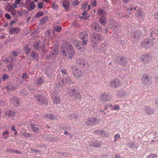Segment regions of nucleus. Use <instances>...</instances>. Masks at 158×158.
Instances as JSON below:
<instances>
[{
  "label": "nucleus",
  "mask_w": 158,
  "mask_h": 158,
  "mask_svg": "<svg viewBox=\"0 0 158 158\" xmlns=\"http://www.w3.org/2000/svg\"><path fill=\"white\" fill-rule=\"evenodd\" d=\"M60 52L64 56L68 55L70 59L73 58L75 54V51L72 46L68 42H64L61 47Z\"/></svg>",
  "instance_id": "f257e3e1"
},
{
  "label": "nucleus",
  "mask_w": 158,
  "mask_h": 158,
  "mask_svg": "<svg viewBox=\"0 0 158 158\" xmlns=\"http://www.w3.org/2000/svg\"><path fill=\"white\" fill-rule=\"evenodd\" d=\"M103 39V36L97 33H94L91 38V41L93 44H97L101 41Z\"/></svg>",
  "instance_id": "f03ea898"
},
{
  "label": "nucleus",
  "mask_w": 158,
  "mask_h": 158,
  "mask_svg": "<svg viewBox=\"0 0 158 158\" xmlns=\"http://www.w3.org/2000/svg\"><path fill=\"white\" fill-rule=\"evenodd\" d=\"M40 41L39 40L34 42L33 43V47L34 49L37 50H42L43 52H45L48 51V48H45L44 45H43L42 46L40 45Z\"/></svg>",
  "instance_id": "7ed1b4c3"
},
{
  "label": "nucleus",
  "mask_w": 158,
  "mask_h": 158,
  "mask_svg": "<svg viewBox=\"0 0 158 158\" xmlns=\"http://www.w3.org/2000/svg\"><path fill=\"white\" fill-rule=\"evenodd\" d=\"M72 72L73 76L77 78H80L82 76L81 71L78 69L77 67L74 66L72 68Z\"/></svg>",
  "instance_id": "20e7f679"
},
{
  "label": "nucleus",
  "mask_w": 158,
  "mask_h": 158,
  "mask_svg": "<svg viewBox=\"0 0 158 158\" xmlns=\"http://www.w3.org/2000/svg\"><path fill=\"white\" fill-rule=\"evenodd\" d=\"M79 37L80 39L83 40L82 44L86 45L89 40V37L87 32L86 31L81 32L79 34Z\"/></svg>",
  "instance_id": "39448f33"
},
{
  "label": "nucleus",
  "mask_w": 158,
  "mask_h": 158,
  "mask_svg": "<svg viewBox=\"0 0 158 158\" xmlns=\"http://www.w3.org/2000/svg\"><path fill=\"white\" fill-rule=\"evenodd\" d=\"M111 98V96L110 94L106 93L102 94L100 96V100L102 102L109 101Z\"/></svg>",
  "instance_id": "423d86ee"
},
{
  "label": "nucleus",
  "mask_w": 158,
  "mask_h": 158,
  "mask_svg": "<svg viewBox=\"0 0 158 158\" xmlns=\"http://www.w3.org/2000/svg\"><path fill=\"white\" fill-rule=\"evenodd\" d=\"M121 85V82L117 78L112 80L110 82V87L114 88L119 87Z\"/></svg>",
  "instance_id": "0eeeda50"
},
{
  "label": "nucleus",
  "mask_w": 158,
  "mask_h": 158,
  "mask_svg": "<svg viewBox=\"0 0 158 158\" xmlns=\"http://www.w3.org/2000/svg\"><path fill=\"white\" fill-rule=\"evenodd\" d=\"M141 33L139 31L132 33L131 38V41L133 43L137 41L138 38L141 35Z\"/></svg>",
  "instance_id": "6e6552de"
},
{
  "label": "nucleus",
  "mask_w": 158,
  "mask_h": 158,
  "mask_svg": "<svg viewBox=\"0 0 158 158\" xmlns=\"http://www.w3.org/2000/svg\"><path fill=\"white\" fill-rule=\"evenodd\" d=\"M70 96L71 97L74 96V98L77 99H81V95L77 90L73 89L70 92Z\"/></svg>",
  "instance_id": "1a4fd4ad"
},
{
  "label": "nucleus",
  "mask_w": 158,
  "mask_h": 158,
  "mask_svg": "<svg viewBox=\"0 0 158 158\" xmlns=\"http://www.w3.org/2000/svg\"><path fill=\"white\" fill-rule=\"evenodd\" d=\"M150 77L148 74H145L142 76V81L145 85H148L150 83Z\"/></svg>",
  "instance_id": "9d476101"
},
{
  "label": "nucleus",
  "mask_w": 158,
  "mask_h": 158,
  "mask_svg": "<svg viewBox=\"0 0 158 158\" xmlns=\"http://www.w3.org/2000/svg\"><path fill=\"white\" fill-rule=\"evenodd\" d=\"M153 43L151 40L148 39L144 40L142 44V45L143 46H144L145 47L148 48L152 46Z\"/></svg>",
  "instance_id": "9b49d317"
},
{
  "label": "nucleus",
  "mask_w": 158,
  "mask_h": 158,
  "mask_svg": "<svg viewBox=\"0 0 158 158\" xmlns=\"http://www.w3.org/2000/svg\"><path fill=\"white\" fill-rule=\"evenodd\" d=\"M21 31V29L19 27H15L10 28L9 30V31L10 34L13 35L18 34Z\"/></svg>",
  "instance_id": "f8f14e48"
},
{
  "label": "nucleus",
  "mask_w": 158,
  "mask_h": 158,
  "mask_svg": "<svg viewBox=\"0 0 158 158\" xmlns=\"http://www.w3.org/2000/svg\"><path fill=\"white\" fill-rule=\"evenodd\" d=\"M36 99L38 100L41 103L46 105L48 104V102L47 99L43 96L41 95H39L37 97H35Z\"/></svg>",
  "instance_id": "ddd939ff"
},
{
  "label": "nucleus",
  "mask_w": 158,
  "mask_h": 158,
  "mask_svg": "<svg viewBox=\"0 0 158 158\" xmlns=\"http://www.w3.org/2000/svg\"><path fill=\"white\" fill-rule=\"evenodd\" d=\"M96 123V119L95 117L89 118L85 122V124L87 125H93Z\"/></svg>",
  "instance_id": "4468645a"
},
{
  "label": "nucleus",
  "mask_w": 158,
  "mask_h": 158,
  "mask_svg": "<svg viewBox=\"0 0 158 158\" xmlns=\"http://www.w3.org/2000/svg\"><path fill=\"white\" fill-rule=\"evenodd\" d=\"M70 80V79H67L64 78L60 80L58 83V85H57L58 87H62L64 85L67 84Z\"/></svg>",
  "instance_id": "2eb2a0df"
},
{
  "label": "nucleus",
  "mask_w": 158,
  "mask_h": 158,
  "mask_svg": "<svg viewBox=\"0 0 158 158\" xmlns=\"http://www.w3.org/2000/svg\"><path fill=\"white\" fill-rule=\"evenodd\" d=\"M108 27H110L113 30H116L117 26L116 24V23L112 20H110L107 23Z\"/></svg>",
  "instance_id": "dca6fc26"
},
{
  "label": "nucleus",
  "mask_w": 158,
  "mask_h": 158,
  "mask_svg": "<svg viewBox=\"0 0 158 158\" xmlns=\"http://www.w3.org/2000/svg\"><path fill=\"white\" fill-rule=\"evenodd\" d=\"M95 133L97 135L102 136L103 137H107L108 135V132H105L104 131H101L100 130L95 131Z\"/></svg>",
  "instance_id": "f3484780"
},
{
  "label": "nucleus",
  "mask_w": 158,
  "mask_h": 158,
  "mask_svg": "<svg viewBox=\"0 0 158 158\" xmlns=\"http://www.w3.org/2000/svg\"><path fill=\"white\" fill-rule=\"evenodd\" d=\"M92 28L95 31H99L101 29V26L98 23H95L92 26Z\"/></svg>",
  "instance_id": "a211bd4d"
},
{
  "label": "nucleus",
  "mask_w": 158,
  "mask_h": 158,
  "mask_svg": "<svg viewBox=\"0 0 158 158\" xmlns=\"http://www.w3.org/2000/svg\"><path fill=\"white\" fill-rule=\"evenodd\" d=\"M72 42L73 44L76 47V48L78 50H85L84 47H79V41H77L76 40H75L74 41L72 40Z\"/></svg>",
  "instance_id": "6ab92c4d"
},
{
  "label": "nucleus",
  "mask_w": 158,
  "mask_h": 158,
  "mask_svg": "<svg viewBox=\"0 0 158 158\" xmlns=\"http://www.w3.org/2000/svg\"><path fill=\"white\" fill-rule=\"evenodd\" d=\"M10 102L12 104H13L15 106H17L19 104V100L16 98H14L11 99Z\"/></svg>",
  "instance_id": "aec40b11"
},
{
  "label": "nucleus",
  "mask_w": 158,
  "mask_h": 158,
  "mask_svg": "<svg viewBox=\"0 0 158 158\" xmlns=\"http://www.w3.org/2000/svg\"><path fill=\"white\" fill-rule=\"evenodd\" d=\"M52 99L53 102L56 104H59L60 101V98L59 96H54L52 97Z\"/></svg>",
  "instance_id": "412c9836"
},
{
  "label": "nucleus",
  "mask_w": 158,
  "mask_h": 158,
  "mask_svg": "<svg viewBox=\"0 0 158 158\" xmlns=\"http://www.w3.org/2000/svg\"><path fill=\"white\" fill-rule=\"evenodd\" d=\"M35 7V5L33 1H31L30 4L26 6V8L29 10H33Z\"/></svg>",
  "instance_id": "4be33fe9"
},
{
  "label": "nucleus",
  "mask_w": 158,
  "mask_h": 158,
  "mask_svg": "<svg viewBox=\"0 0 158 158\" xmlns=\"http://www.w3.org/2000/svg\"><path fill=\"white\" fill-rule=\"evenodd\" d=\"M15 60V58L12 56H10L6 58L3 60V62L4 63H6L8 62H13V61H14Z\"/></svg>",
  "instance_id": "5701e85b"
},
{
  "label": "nucleus",
  "mask_w": 158,
  "mask_h": 158,
  "mask_svg": "<svg viewBox=\"0 0 158 158\" xmlns=\"http://www.w3.org/2000/svg\"><path fill=\"white\" fill-rule=\"evenodd\" d=\"M58 53V49H55L51 51L50 54V57L53 58L57 56Z\"/></svg>",
  "instance_id": "b1692460"
},
{
  "label": "nucleus",
  "mask_w": 158,
  "mask_h": 158,
  "mask_svg": "<svg viewBox=\"0 0 158 158\" xmlns=\"http://www.w3.org/2000/svg\"><path fill=\"white\" fill-rule=\"evenodd\" d=\"M77 64H78L79 65H82L83 66H84L85 64V63L84 61V59L81 58H78L77 59Z\"/></svg>",
  "instance_id": "393cba45"
},
{
  "label": "nucleus",
  "mask_w": 158,
  "mask_h": 158,
  "mask_svg": "<svg viewBox=\"0 0 158 158\" xmlns=\"http://www.w3.org/2000/svg\"><path fill=\"white\" fill-rule=\"evenodd\" d=\"M63 6L66 10H69V2L66 0H64L63 2Z\"/></svg>",
  "instance_id": "a878e982"
},
{
  "label": "nucleus",
  "mask_w": 158,
  "mask_h": 158,
  "mask_svg": "<svg viewBox=\"0 0 158 158\" xmlns=\"http://www.w3.org/2000/svg\"><path fill=\"white\" fill-rule=\"evenodd\" d=\"M145 111L146 113L148 114H153L155 112L154 110L150 109L149 107H147V109Z\"/></svg>",
  "instance_id": "bb28decb"
},
{
  "label": "nucleus",
  "mask_w": 158,
  "mask_h": 158,
  "mask_svg": "<svg viewBox=\"0 0 158 158\" xmlns=\"http://www.w3.org/2000/svg\"><path fill=\"white\" fill-rule=\"evenodd\" d=\"M99 22L101 25L103 26H105L106 24V19L103 17H101L99 18Z\"/></svg>",
  "instance_id": "cd10ccee"
},
{
  "label": "nucleus",
  "mask_w": 158,
  "mask_h": 158,
  "mask_svg": "<svg viewBox=\"0 0 158 158\" xmlns=\"http://www.w3.org/2000/svg\"><path fill=\"white\" fill-rule=\"evenodd\" d=\"M98 13L100 16H103L106 14L104 10L102 9H99L97 10Z\"/></svg>",
  "instance_id": "c85d7f7f"
},
{
  "label": "nucleus",
  "mask_w": 158,
  "mask_h": 158,
  "mask_svg": "<svg viewBox=\"0 0 158 158\" xmlns=\"http://www.w3.org/2000/svg\"><path fill=\"white\" fill-rule=\"evenodd\" d=\"M44 13L43 11H38L37 12L35 15V17L38 18L44 15Z\"/></svg>",
  "instance_id": "c756f323"
},
{
  "label": "nucleus",
  "mask_w": 158,
  "mask_h": 158,
  "mask_svg": "<svg viewBox=\"0 0 158 158\" xmlns=\"http://www.w3.org/2000/svg\"><path fill=\"white\" fill-rule=\"evenodd\" d=\"M31 127L33 131L35 133H36L38 131L39 129L38 128V126L35 124H31Z\"/></svg>",
  "instance_id": "7c9ffc66"
},
{
  "label": "nucleus",
  "mask_w": 158,
  "mask_h": 158,
  "mask_svg": "<svg viewBox=\"0 0 158 158\" xmlns=\"http://www.w3.org/2000/svg\"><path fill=\"white\" fill-rule=\"evenodd\" d=\"M82 15L83 16L81 17V19H85L86 20L88 19L89 16V15L86 14V11H84V12L82 14Z\"/></svg>",
  "instance_id": "2f4dec72"
},
{
  "label": "nucleus",
  "mask_w": 158,
  "mask_h": 158,
  "mask_svg": "<svg viewBox=\"0 0 158 158\" xmlns=\"http://www.w3.org/2000/svg\"><path fill=\"white\" fill-rule=\"evenodd\" d=\"M31 56L33 60L37 59L38 56V54L34 51L31 52Z\"/></svg>",
  "instance_id": "473e14b6"
},
{
  "label": "nucleus",
  "mask_w": 158,
  "mask_h": 158,
  "mask_svg": "<svg viewBox=\"0 0 158 158\" xmlns=\"http://www.w3.org/2000/svg\"><path fill=\"white\" fill-rule=\"evenodd\" d=\"M138 15L140 18H144V12L141 10H139L138 11Z\"/></svg>",
  "instance_id": "72a5a7b5"
},
{
  "label": "nucleus",
  "mask_w": 158,
  "mask_h": 158,
  "mask_svg": "<svg viewBox=\"0 0 158 158\" xmlns=\"http://www.w3.org/2000/svg\"><path fill=\"white\" fill-rule=\"evenodd\" d=\"M7 11L8 12L13 11L15 10V8L10 5H9L7 6Z\"/></svg>",
  "instance_id": "f704fd0d"
},
{
  "label": "nucleus",
  "mask_w": 158,
  "mask_h": 158,
  "mask_svg": "<svg viewBox=\"0 0 158 158\" xmlns=\"http://www.w3.org/2000/svg\"><path fill=\"white\" fill-rule=\"evenodd\" d=\"M24 49L25 51V52L27 54H29L30 52V49L28 48V45H26L24 48Z\"/></svg>",
  "instance_id": "c9c22d12"
},
{
  "label": "nucleus",
  "mask_w": 158,
  "mask_h": 158,
  "mask_svg": "<svg viewBox=\"0 0 158 158\" xmlns=\"http://www.w3.org/2000/svg\"><path fill=\"white\" fill-rule=\"evenodd\" d=\"M15 114V112L13 111H7L6 112V115L8 116V117L11 116V114Z\"/></svg>",
  "instance_id": "e433bc0d"
},
{
  "label": "nucleus",
  "mask_w": 158,
  "mask_h": 158,
  "mask_svg": "<svg viewBox=\"0 0 158 158\" xmlns=\"http://www.w3.org/2000/svg\"><path fill=\"white\" fill-rule=\"evenodd\" d=\"M53 30L56 32H59L61 30L62 28L60 26H56L53 28Z\"/></svg>",
  "instance_id": "4c0bfd02"
},
{
  "label": "nucleus",
  "mask_w": 158,
  "mask_h": 158,
  "mask_svg": "<svg viewBox=\"0 0 158 158\" xmlns=\"http://www.w3.org/2000/svg\"><path fill=\"white\" fill-rule=\"evenodd\" d=\"M120 137V135L118 134H116L114 136V141L115 142L117 141L118 140V139Z\"/></svg>",
  "instance_id": "58836bf2"
},
{
  "label": "nucleus",
  "mask_w": 158,
  "mask_h": 158,
  "mask_svg": "<svg viewBox=\"0 0 158 158\" xmlns=\"http://www.w3.org/2000/svg\"><path fill=\"white\" fill-rule=\"evenodd\" d=\"M45 118H47L49 119H54V118L53 117V116L51 114H46L45 115Z\"/></svg>",
  "instance_id": "ea45409f"
},
{
  "label": "nucleus",
  "mask_w": 158,
  "mask_h": 158,
  "mask_svg": "<svg viewBox=\"0 0 158 158\" xmlns=\"http://www.w3.org/2000/svg\"><path fill=\"white\" fill-rule=\"evenodd\" d=\"M22 78L25 80H27L28 79L27 73H24L22 74Z\"/></svg>",
  "instance_id": "a19ab883"
},
{
  "label": "nucleus",
  "mask_w": 158,
  "mask_h": 158,
  "mask_svg": "<svg viewBox=\"0 0 158 158\" xmlns=\"http://www.w3.org/2000/svg\"><path fill=\"white\" fill-rule=\"evenodd\" d=\"M52 7L53 9L55 10H57L58 8V6L57 5H56L55 2H53L52 5Z\"/></svg>",
  "instance_id": "79ce46f5"
},
{
  "label": "nucleus",
  "mask_w": 158,
  "mask_h": 158,
  "mask_svg": "<svg viewBox=\"0 0 158 158\" xmlns=\"http://www.w3.org/2000/svg\"><path fill=\"white\" fill-rule=\"evenodd\" d=\"M147 158H157V156L155 154H150L147 156Z\"/></svg>",
  "instance_id": "37998d69"
},
{
  "label": "nucleus",
  "mask_w": 158,
  "mask_h": 158,
  "mask_svg": "<svg viewBox=\"0 0 158 158\" xmlns=\"http://www.w3.org/2000/svg\"><path fill=\"white\" fill-rule=\"evenodd\" d=\"M43 83V81L42 78H40L38 79L37 84H42Z\"/></svg>",
  "instance_id": "c03bdc74"
},
{
  "label": "nucleus",
  "mask_w": 158,
  "mask_h": 158,
  "mask_svg": "<svg viewBox=\"0 0 158 158\" xmlns=\"http://www.w3.org/2000/svg\"><path fill=\"white\" fill-rule=\"evenodd\" d=\"M11 129L13 131H14V133H13L14 135H16L18 134V132L16 131V130H15V129L14 126H12V127Z\"/></svg>",
  "instance_id": "a18cd8bd"
},
{
  "label": "nucleus",
  "mask_w": 158,
  "mask_h": 158,
  "mask_svg": "<svg viewBox=\"0 0 158 158\" xmlns=\"http://www.w3.org/2000/svg\"><path fill=\"white\" fill-rule=\"evenodd\" d=\"M46 22V19L44 18H42L40 21V23L41 24H44Z\"/></svg>",
  "instance_id": "49530a36"
},
{
  "label": "nucleus",
  "mask_w": 158,
  "mask_h": 158,
  "mask_svg": "<svg viewBox=\"0 0 158 158\" xmlns=\"http://www.w3.org/2000/svg\"><path fill=\"white\" fill-rule=\"evenodd\" d=\"M51 31L50 30L47 31H46L45 36L46 37H49L51 34Z\"/></svg>",
  "instance_id": "de8ad7c7"
},
{
  "label": "nucleus",
  "mask_w": 158,
  "mask_h": 158,
  "mask_svg": "<svg viewBox=\"0 0 158 158\" xmlns=\"http://www.w3.org/2000/svg\"><path fill=\"white\" fill-rule=\"evenodd\" d=\"M79 3V2L77 0H75L73 1V6H77Z\"/></svg>",
  "instance_id": "09e8293b"
},
{
  "label": "nucleus",
  "mask_w": 158,
  "mask_h": 158,
  "mask_svg": "<svg viewBox=\"0 0 158 158\" xmlns=\"http://www.w3.org/2000/svg\"><path fill=\"white\" fill-rule=\"evenodd\" d=\"M9 77L8 75L6 74H4L2 77V79L5 81L6 79H8Z\"/></svg>",
  "instance_id": "8fccbe9b"
},
{
  "label": "nucleus",
  "mask_w": 158,
  "mask_h": 158,
  "mask_svg": "<svg viewBox=\"0 0 158 158\" xmlns=\"http://www.w3.org/2000/svg\"><path fill=\"white\" fill-rule=\"evenodd\" d=\"M8 89H10L11 90H13L15 89V87L14 85L10 86H8Z\"/></svg>",
  "instance_id": "3c124183"
},
{
  "label": "nucleus",
  "mask_w": 158,
  "mask_h": 158,
  "mask_svg": "<svg viewBox=\"0 0 158 158\" xmlns=\"http://www.w3.org/2000/svg\"><path fill=\"white\" fill-rule=\"evenodd\" d=\"M91 5L93 7H94L96 6L97 5V1H94L92 2Z\"/></svg>",
  "instance_id": "603ef678"
},
{
  "label": "nucleus",
  "mask_w": 158,
  "mask_h": 158,
  "mask_svg": "<svg viewBox=\"0 0 158 158\" xmlns=\"http://www.w3.org/2000/svg\"><path fill=\"white\" fill-rule=\"evenodd\" d=\"M61 72L62 74L65 75L67 73V70L66 69H62L61 70Z\"/></svg>",
  "instance_id": "864d4df0"
},
{
  "label": "nucleus",
  "mask_w": 158,
  "mask_h": 158,
  "mask_svg": "<svg viewBox=\"0 0 158 158\" xmlns=\"http://www.w3.org/2000/svg\"><path fill=\"white\" fill-rule=\"evenodd\" d=\"M39 8H42L43 7V4L41 2L39 3L37 5Z\"/></svg>",
  "instance_id": "5fc2aeb1"
},
{
  "label": "nucleus",
  "mask_w": 158,
  "mask_h": 158,
  "mask_svg": "<svg viewBox=\"0 0 158 158\" xmlns=\"http://www.w3.org/2000/svg\"><path fill=\"white\" fill-rule=\"evenodd\" d=\"M22 135H23L25 137H31V134H25L24 133H22Z\"/></svg>",
  "instance_id": "6e6d98bb"
},
{
  "label": "nucleus",
  "mask_w": 158,
  "mask_h": 158,
  "mask_svg": "<svg viewBox=\"0 0 158 158\" xmlns=\"http://www.w3.org/2000/svg\"><path fill=\"white\" fill-rule=\"evenodd\" d=\"M154 17L156 19L158 20V11L155 13Z\"/></svg>",
  "instance_id": "4d7b16f0"
},
{
  "label": "nucleus",
  "mask_w": 158,
  "mask_h": 158,
  "mask_svg": "<svg viewBox=\"0 0 158 158\" xmlns=\"http://www.w3.org/2000/svg\"><path fill=\"white\" fill-rule=\"evenodd\" d=\"M13 65L12 64H10L7 66V68L8 69L11 70L13 69Z\"/></svg>",
  "instance_id": "13d9d810"
},
{
  "label": "nucleus",
  "mask_w": 158,
  "mask_h": 158,
  "mask_svg": "<svg viewBox=\"0 0 158 158\" xmlns=\"http://www.w3.org/2000/svg\"><path fill=\"white\" fill-rule=\"evenodd\" d=\"M101 144H100V143H98L97 144H94L93 145V146L94 147H96V148H98V147H99L101 146Z\"/></svg>",
  "instance_id": "bf43d9fd"
},
{
  "label": "nucleus",
  "mask_w": 158,
  "mask_h": 158,
  "mask_svg": "<svg viewBox=\"0 0 158 158\" xmlns=\"http://www.w3.org/2000/svg\"><path fill=\"white\" fill-rule=\"evenodd\" d=\"M5 17L8 19H10L11 18L10 15L9 14H6L5 15Z\"/></svg>",
  "instance_id": "052dcab7"
},
{
  "label": "nucleus",
  "mask_w": 158,
  "mask_h": 158,
  "mask_svg": "<svg viewBox=\"0 0 158 158\" xmlns=\"http://www.w3.org/2000/svg\"><path fill=\"white\" fill-rule=\"evenodd\" d=\"M120 106H116L115 107L113 108V109L114 110H119L120 108Z\"/></svg>",
  "instance_id": "680f3d73"
},
{
  "label": "nucleus",
  "mask_w": 158,
  "mask_h": 158,
  "mask_svg": "<svg viewBox=\"0 0 158 158\" xmlns=\"http://www.w3.org/2000/svg\"><path fill=\"white\" fill-rule=\"evenodd\" d=\"M133 10V8L132 7H131L130 9L128 8L127 9V11L129 12V13H131V12Z\"/></svg>",
  "instance_id": "e2e57ef3"
},
{
  "label": "nucleus",
  "mask_w": 158,
  "mask_h": 158,
  "mask_svg": "<svg viewBox=\"0 0 158 158\" xmlns=\"http://www.w3.org/2000/svg\"><path fill=\"white\" fill-rule=\"evenodd\" d=\"M21 1V0H15V4H19L20 3Z\"/></svg>",
  "instance_id": "0e129e2a"
},
{
  "label": "nucleus",
  "mask_w": 158,
  "mask_h": 158,
  "mask_svg": "<svg viewBox=\"0 0 158 158\" xmlns=\"http://www.w3.org/2000/svg\"><path fill=\"white\" fill-rule=\"evenodd\" d=\"M13 152L15 153L18 154H22V153L20 151H18L17 150L14 151H13Z\"/></svg>",
  "instance_id": "69168bd1"
},
{
  "label": "nucleus",
  "mask_w": 158,
  "mask_h": 158,
  "mask_svg": "<svg viewBox=\"0 0 158 158\" xmlns=\"http://www.w3.org/2000/svg\"><path fill=\"white\" fill-rule=\"evenodd\" d=\"M106 44L105 43H103L101 44V47L104 48L106 47Z\"/></svg>",
  "instance_id": "338daca9"
},
{
  "label": "nucleus",
  "mask_w": 158,
  "mask_h": 158,
  "mask_svg": "<svg viewBox=\"0 0 158 158\" xmlns=\"http://www.w3.org/2000/svg\"><path fill=\"white\" fill-rule=\"evenodd\" d=\"M13 55L15 56H16L18 55V53L17 52H13L12 53Z\"/></svg>",
  "instance_id": "774afa93"
}]
</instances>
